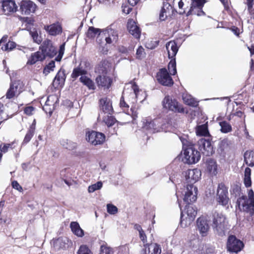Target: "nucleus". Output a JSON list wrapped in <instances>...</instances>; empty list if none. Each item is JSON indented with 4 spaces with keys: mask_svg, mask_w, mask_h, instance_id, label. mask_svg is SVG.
<instances>
[{
    "mask_svg": "<svg viewBox=\"0 0 254 254\" xmlns=\"http://www.w3.org/2000/svg\"><path fill=\"white\" fill-rule=\"evenodd\" d=\"M139 93L138 86L135 83L132 84L130 87L125 88L120 100V107L124 110L128 109L129 105L125 101V99H126L130 104H132L130 109V110L132 111L133 106L137 102L136 99H141L139 98Z\"/></svg>",
    "mask_w": 254,
    "mask_h": 254,
    "instance_id": "1",
    "label": "nucleus"
},
{
    "mask_svg": "<svg viewBox=\"0 0 254 254\" xmlns=\"http://www.w3.org/2000/svg\"><path fill=\"white\" fill-rule=\"evenodd\" d=\"M249 197L243 195L237 200L236 208L241 211L249 213L251 215L254 213V192L252 190L249 191Z\"/></svg>",
    "mask_w": 254,
    "mask_h": 254,
    "instance_id": "2",
    "label": "nucleus"
},
{
    "mask_svg": "<svg viewBox=\"0 0 254 254\" xmlns=\"http://www.w3.org/2000/svg\"><path fill=\"white\" fill-rule=\"evenodd\" d=\"M226 218L221 213L214 212L212 216V227L215 232L219 236L225 234L226 226Z\"/></svg>",
    "mask_w": 254,
    "mask_h": 254,
    "instance_id": "3",
    "label": "nucleus"
},
{
    "mask_svg": "<svg viewBox=\"0 0 254 254\" xmlns=\"http://www.w3.org/2000/svg\"><path fill=\"white\" fill-rule=\"evenodd\" d=\"M179 206L181 210L182 208L180 204ZM197 214L196 210L193 206L188 204L186 206L184 211H181L180 224L182 227H186L190 225L194 219Z\"/></svg>",
    "mask_w": 254,
    "mask_h": 254,
    "instance_id": "4",
    "label": "nucleus"
},
{
    "mask_svg": "<svg viewBox=\"0 0 254 254\" xmlns=\"http://www.w3.org/2000/svg\"><path fill=\"white\" fill-rule=\"evenodd\" d=\"M216 200L219 205H222L226 208H228L229 198L228 196V188L223 183L218 184Z\"/></svg>",
    "mask_w": 254,
    "mask_h": 254,
    "instance_id": "5",
    "label": "nucleus"
},
{
    "mask_svg": "<svg viewBox=\"0 0 254 254\" xmlns=\"http://www.w3.org/2000/svg\"><path fill=\"white\" fill-rule=\"evenodd\" d=\"M161 119H156L153 120L145 119L143 121L142 129L146 131V134L154 133L159 132L163 129V125L162 124Z\"/></svg>",
    "mask_w": 254,
    "mask_h": 254,
    "instance_id": "6",
    "label": "nucleus"
},
{
    "mask_svg": "<svg viewBox=\"0 0 254 254\" xmlns=\"http://www.w3.org/2000/svg\"><path fill=\"white\" fill-rule=\"evenodd\" d=\"M200 158L199 151L195 149L193 146L187 147L184 150L183 161L189 164H194L198 162Z\"/></svg>",
    "mask_w": 254,
    "mask_h": 254,
    "instance_id": "7",
    "label": "nucleus"
},
{
    "mask_svg": "<svg viewBox=\"0 0 254 254\" xmlns=\"http://www.w3.org/2000/svg\"><path fill=\"white\" fill-rule=\"evenodd\" d=\"M163 108L176 113H184V109L175 99L169 96H166L162 101Z\"/></svg>",
    "mask_w": 254,
    "mask_h": 254,
    "instance_id": "8",
    "label": "nucleus"
},
{
    "mask_svg": "<svg viewBox=\"0 0 254 254\" xmlns=\"http://www.w3.org/2000/svg\"><path fill=\"white\" fill-rule=\"evenodd\" d=\"M96 36H97V42L100 45L99 50L104 54H106L108 52L107 48L102 47L101 45V41L100 37L103 38V31H100V29L96 28L94 27H89L87 32H86V36L88 38L91 39L95 38Z\"/></svg>",
    "mask_w": 254,
    "mask_h": 254,
    "instance_id": "9",
    "label": "nucleus"
},
{
    "mask_svg": "<svg viewBox=\"0 0 254 254\" xmlns=\"http://www.w3.org/2000/svg\"><path fill=\"white\" fill-rule=\"evenodd\" d=\"M41 53L44 56L45 59L46 57L53 58L56 55L57 51L56 48L53 45L52 41L46 39L44 41L40 47Z\"/></svg>",
    "mask_w": 254,
    "mask_h": 254,
    "instance_id": "10",
    "label": "nucleus"
},
{
    "mask_svg": "<svg viewBox=\"0 0 254 254\" xmlns=\"http://www.w3.org/2000/svg\"><path fill=\"white\" fill-rule=\"evenodd\" d=\"M156 79L158 82L163 86L170 87L174 84L172 78L165 68L160 69L157 72Z\"/></svg>",
    "mask_w": 254,
    "mask_h": 254,
    "instance_id": "11",
    "label": "nucleus"
},
{
    "mask_svg": "<svg viewBox=\"0 0 254 254\" xmlns=\"http://www.w3.org/2000/svg\"><path fill=\"white\" fill-rule=\"evenodd\" d=\"M104 133L95 131H88L86 134L87 141L94 145L102 144L105 140Z\"/></svg>",
    "mask_w": 254,
    "mask_h": 254,
    "instance_id": "12",
    "label": "nucleus"
},
{
    "mask_svg": "<svg viewBox=\"0 0 254 254\" xmlns=\"http://www.w3.org/2000/svg\"><path fill=\"white\" fill-rule=\"evenodd\" d=\"M197 145L200 151L206 156H209L214 152L213 148L209 138H202L200 139L197 142Z\"/></svg>",
    "mask_w": 254,
    "mask_h": 254,
    "instance_id": "13",
    "label": "nucleus"
},
{
    "mask_svg": "<svg viewBox=\"0 0 254 254\" xmlns=\"http://www.w3.org/2000/svg\"><path fill=\"white\" fill-rule=\"evenodd\" d=\"M197 189L192 185L188 184L185 190L184 201L187 204L195 202L197 199Z\"/></svg>",
    "mask_w": 254,
    "mask_h": 254,
    "instance_id": "14",
    "label": "nucleus"
},
{
    "mask_svg": "<svg viewBox=\"0 0 254 254\" xmlns=\"http://www.w3.org/2000/svg\"><path fill=\"white\" fill-rule=\"evenodd\" d=\"M205 3V0H190V7L187 13L189 16L190 14H196L197 15H204V12L202 8Z\"/></svg>",
    "mask_w": 254,
    "mask_h": 254,
    "instance_id": "15",
    "label": "nucleus"
},
{
    "mask_svg": "<svg viewBox=\"0 0 254 254\" xmlns=\"http://www.w3.org/2000/svg\"><path fill=\"white\" fill-rule=\"evenodd\" d=\"M244 246L243 242L234 236H230L227 240V248L228 251L233 253L240 252Z\"/></svg>",
    "mask_w": 254,
    "mask_h": 254,
    "instance_id": "16",
    "label": "nucleus"
},
{
    "mask_svg": "<svg viewBox=\"0 0 254 254\" xmlns=\"http://www.w3.org/2000/svg\"><path fill=\"white\" fill-rule=\"evenodd\" d=\"M201 173L198 169H189L185 172V178L188 183L192 185L199 180Z\"/></svg>",
    "mask_w": 254,
    "mask_h": 254,
    "instance_id": "17",
    "label": "nucleus"
},
{
    "mask_svg": "<svg viewBox=\"0 0 254 254\" xmlns=\"http://www.w3.org/2000/svg\"><path fill=\"white\" fill-rule=\"evenodd\" d=\"M102 74L99 75L96 78V82L99 88H103L104 89H108L111 86L113 79L111 77Z\"/></svg>",
    "mask_w": 254,
    "mask_h": 254,
    "instance_id": "18",
    "label": "nucleus"
},
{
    "mask_svg": "<svg viewBox=\"0 0 254 254\" xmlns=\"http://www.w3.org/2000/svg\"><path fill=\"white\" fill-rule=\"evenodd\" d=\"M36 4L31 0H22L20 5V9L22 14L29 15L35 12Z\"/></svg>",
    "mask_w": 254,
    "mask_h": 254,
    "instance_id": "19",
    "label": "nucleus"
},
{
    "mask_svg": "<svg viewBox=\"0 0 254 254\" xmlns=\"http://www.w3.org/2000/svg\"><path fill=\"white\" fill-rule=\"evenodd\" d=\"M2 11L5 15H9L16 11L17 6L14 1L12 0H3L1 1Z\"/></svg>",
    "mask_w": 254,
    "mask_h": 254,
    "instance_id": "20",
    "label": "nucleus"
},
{
    "mask_svg": "<svg viewBox=\"0 0 254 254\" xmlns=\"http://www.w3.org/2000/svg\"><path fill=\"white\" fill-rule=\"evenodd\" d=\"M103 38H105L106 44H111L116 42L118 39L117 31L111 28H108L103 31Z\"/></svg>",
    "mask_w": 254,
    "mask_h": 254,
    "instance_id": "21",
    "label": "nucleus"
},
{
    "mask_svg": "<svg viewBox=\"0 0 254 254\" xmlns=\"http://www.w3.org/2000/svg\"><path fill=\"white\" fill-rule=\"evenodd\" d=\"M197 228L202 236L206 235L209 229L208 220L205 217L201 216L197 219Z\"/></svg>",
    "mask_w": 254,
    "mask_h": 254,
    "instance_id": "22",
    "label": "nucleus"
},
{
    "mask_svg": "<svg viewBox=\"0 0 254 254\" xmlns=\"http://www.w3.org/2000/svg\"><path fill=\"white\" fill-rule=\"evenodd\" d=\"M127 29L130 34L136 39H139L141 31L136 22L132 19L128 20L127 23Z\"/></svg>",
    "mask_w": 254,
    "mask_h": 254,
    "instance_id": "23",
    "label": "nucleus"
},
{
    "mask_svg": "<svg viewBox=\"0 0 254 254\" xmlns=\"http://www.w3.org/2000/svg\"><path fill=\"white\" fill-rule=\"evenodd\" d=\"M100 108L104 115L111 114L113 109L111 100L108 97H104L100 99Z\"/></svg>",
    "mask_w": 254,
    "mask_h": 254,
    "instance_id": "24",
    "label": "nucleus"
},
{
    "mask_svg": "<svg viewBox=\"0 0 254 254\" xmlns=\"http://www.w3.org/2000/svg\"><path fill=\"white\" fill-rule=\"evenodd\" d=\"M65 78V70L64 69L61 68L53 80V85L56 88L63 86L64 84Z\"/></svg>",
    "mask_w": 254,
    "mask_h": 254,
    "instance_id": "25",
    "label": "nucleus"
},
{
    "mask_svg": "<svg viewBox=\"0 0 254 254\" xmlns=\"http://www.w3.org/2000/svg\"><path fill=\"white\" fill-rule=\"evenodd\" d=\"M45 29L52 36H56L61 34L62 32V26L58 23L45 26Z\"/></svg>",
    "mask_w": 254,
    "mask_h": 254,
    "instance_id": "26",
    "label": "nucleus"
},
{
    "mask_svg": "<svg viewBox=\"0 0 254 254\" xmlns=\"http://www.w3.org/2000/svg\"><path fill=\"white\" fill-rule=\"evenodd\" d=\"M166 48L168 52V57L169 59L175 58L178 51V47L175 41H170L166 43Z\"/></svg>",
    "mask_w": 254,
    "mask_h": 254,
    "instance_id": "27",
    "label": "nucleus"
},
{
    "mask_svg": "<svg viewBox=\"0 0 254 254\" xmlns=\"http://www.w3.org/2000/svg\"><path fill=\"white\" fill-rule=\"evenodd\" d=\"M172 7L168 3H164L159 14V19L164 21L168 16L171 15Z\"/></svg>",
    "mask_w": 254,
    "mask_h": 254,
    "instance_id": "28",
    "label": "nucleus"
},
{
    "mask_svg": "<svg viewBox=\"0 0 254 254\" xmlns=\"http://www.w3.org/2000/svg\"><path fill=\"white\" fill-rule=\"evenodd\" d=\"M45 57L43 54L41 52L38 51L32 53L29 58L27 64L30 65H33L35 64L38 61H43L44 60Z\"/></svg>",
    "mask_w": 254,
    "mask_h": 254,
    "instance_id": "29",
    "label": "nucleus"
},
{
    "mask_svg": "<svg viewBox=\"0 0 254 254\" xmlns=\"http://www.w3.org/2000/svg\"><path fill=\"white\" fill-rule=\"evenodd\" d=\"M174 3H178L179 7V13L183 14L185 13L186 9L190 5V0H174Z\"/></svg>",
    "mask_w": 254,
    "mask_h": 254,
    "instance_id": "30",
    "label": "nucleus"
},
{
    "mask_svg": "<svg viewBox=\"0 0 254 254\" xmlns=\"http://www.w3.org/2000/svg\"><path fill=\"white\" fill-rule=\"evenodd\" d=\"M182 99L184 102L190 106L196 107L198 105V102L193 98L191 95L186 93L182 94Z\"/></svg>",
    "mask_w": 254,
    "mask_h": 254,
    "instance_id": "31",
    "label": "nucleus"
},
{
    "mask_svg": "<svg viewBox=\"0 0 254 254\" xmlns=\"http://www.w3.org/2000/svg\"><path fill=\"white\" fill-rule=\"evenodd\" d=\"M70 227L72 232L75 235L78 237H82L84 236V231L77 222H71L70 224Z\"/></svg>",
    "mask_w": 254,
    "mask_h": 254,
    "instance_id": "32",
    "label": "nucleus"
},
{
    "mask_svg": "<svg viewBox=\"0 0 254 254\" xmlns=\"http://www.w3.org/2000/svg\"><path fill=\"white\" fill-rule=\"evenodd\" d=\"M87 73V70L83 68L80 65L77 67L74 68L72 73L71 74V77L75 80L79 76H86L85 75Z\"/></svg>",
    "mask_w": 254,
    "mask_h": 254,
    "instance_id": "33",
    "label": "nucleus"
},
{
    "mask_svg": "<svg viewBox=\"0 0 254 254\" xmlns=\"http://www.w3.org/2000/svg\"><path fill=\"white\" fill-rule=\"evenodd\" d=\"M196 133L197 136H209L207 123L197 126L196 127Z\"/></svg>",
    "mask_w": 254,
    "mask_h": 254,
    "instance_id": "34",
    "label": "nucleus"
},
{
    "mask_svg": "<svg viewBox=\"0 0 254 254\" xmlns=\"http://www.w3.org/2000/svg\"><path fill=\"white\" fill-rule=\"evenodd\" d=\"M207 169L209 173L212 175L217 174V166L216 162L213 159H209L207 161Z\"/></svg>",
    "mask_w": 254,
    "mask_h": 254,
    "instance_id": "35",
    "label": "nucleus"
},
{
    "mask_svg": "<svg viewBox=\"0 0 254 254\" xmlns=\"http://www.w3.org/2000/svg\"><path fill=\"white\" fill-rule=\"evenodd\" d=\"M109 66V64L106 60L102 61L98 64V67L95 69V71L100 74H106L108 71V68Z\"/></svg>",
    "mask_w": 254,
    "mask_h": 254,
    "instance_id": "36",
    "label": "nucleus"
},
{
    "mask_svg": "<svg viewBox=\"0 0 254 254\" xmlns=\"http://www.w3.org/2000/svg\"><path fill=\"white\" fill-rule=\"evenodd\" d=\"M79 81L85 85L90 90H94L95 86L94 82L89 77L86 76H81L79 78Z\"/></svg>",
    "mask_w": 254,
    "mask_h": 254,
    "instance_id": "37",
    "label": "nucleus"
},
{
    "mask_svg": "<svg viewBox=\"0 0 254 254\" xmlns=\"http://www.w3.org/2000/svg\"><path fill=\"white\" fill-rule=\"evenodd\" d=\"M244 160L248 166L250 167L254 166V150L246 152L244 155Z\"/></svg>",
    "mask_w": 254,
    "mask_h": 254,
    "instance_id": "38",
    "label": "nucleus"
},
{
    "mask_svg": "<svg viewBox=\"0 0 254 254\" xmlns=\"http://www.w3.org/2000/svg\"><path fill=\"white\" fill-rule=\"evenodd\" d=\"M17 89V85L16 82H12L10 84V87L6 93V98L10 99L14 97L15 95V92Z\"/></svg>",
    "mask_w": 254,
    "mask_h": 254,
    "instance_id": "39",
    "label": "nucleus"
},
{
    "mask_svg": "<svg viewBox=\"0 0 254 254\" xmlns=\"http://www.w3.org/2000/svg\"><path fill=\"white\" fill-rule=\"evenodd\" d=\"M251 170L250 168L247 167L245 170L244 182V184L247 188H249L252 185L251 181Z\"/></svg>",
    "mask_w": 254,
    "mask_h": 254,
    "instance_id": "40",
    "label": "nucleus"
},
{
    "mask_svg": "<svg viewBox=\"0 0 254 254\" xmlns=\"http://www.w3.org/2000/svg\"><path fill=\"white\" fill-rule=\"evenodd\" d=\"M111 115L106 114L103 117V121L108 127L114 125L117 121L116 119Z\"/></svg>",
    "mask_w": 254,
    "mask_h": 254,
    "instance_id": "41",
    "label": "nucleus"
},
{
    "mask_svg": "<svg viewBox=\"0 0 254 254\" xmlns=\"http://www.w3.org/2000/svg\"><path fill=\"white\" fill-rule=\"evenodd\" d=\"M61 145L65 148L71 150L76 147V143L68 139H63L61 141Z\"/></svg>",
    "mask_w": 254,
    "mask_h": 254,
    "instance_id": "42",
    "label": "nucleus"
},
{
    "mask_svg": "<svg viewBox=\"0 0 254 254\" xmlns=\"http://www.w3.org/2000/svg\"><path fill=\"white\" fill-rule=\"evenodd\" d=\"M221 127L220 130L222 132L227 133L232 131V128L231 125L226 121H222L219 123Z\"/></svg>",
    "mask_w": 254,
    "mask_h": 254,
    "instance_id": "43",
    "label": "nucleus"
},
{
    "mask_svg": "<svg viewBox=\"0 0 254 254\" xmlns=\"http://www.w3.org/2000/svg\"><path fill=\"white\" fill-rule=\"evenodd\" d=\"M59 102V99L55 95H51L48 97L46 103L49 104L50 106L56 107V106Z\"/></svg>",
    "mask_w": 254,
    "mask_h": 254,
    "instance_id": "44",
    "label": "nucleus"
},
{
    "mask_svg": "<svg viewBox=\"0 0 254 254\" xmlns=\"http://www.w3.org/2000/svg\"><path fill=\"white\" fill-rule=\"evenodd\" d=\"M35 131V127L31 126L24 138L22 144H26L30 141Z\"/></svg>",
    "mask_w": 254,
    "mask_h": 254,
    "instance_id": "45",
    "label": "nucleus"
},
{
    "mask_svg": "<svg viewBox=\"0 0 254 254\" xmlns=\"http://www.w3.org/2000/svg\"><path fill=\"white\" fill-rule=\"evenodd\" d=\"M168 68L171 75H174L177 73L176 63L175 58L171 59L168 64Z\"/></svg>",
    "mask_w": 254,
    "mask_h": 254,
    "instance_id": "46",
    "label": "nucleus"
},
{
    "mask_svg": "<svg viewBox=\"0 0 254 254\" xmlns=\"http://www.w3.org/2000/svg\"><path fill=\"white\" fill-rule=\"evenodd\" d=\"M147 246L149 247L148 250L149 253H150V250H152V252L151 254H160L161 253V248L160 246L156 243L151 244L148 245Z\"/></svg>",
    "mask_w": 254,
    "mask_h": 254,
    "instance_id": "47",
    "label": "nucleus"
},
{
    "mask_svg": "<svg viewBox=\"0 0 254 254\" xmlns=\"http://www.w3.org/2000/svg\"><path fill=\"white\" fill-rule=\"evenodd\" d=\"M102 186V182L99 181L94 184L89 186L88 188V191L89 193H92L96 190H100Z\"/></svg>",
    "mask_w": 254,
    "mask_h": 254,
    "instance_id": "48",
    "label": "nucleus"
},
{
    "mask_svg": "<svg viewBox=\"0 0 254 254\" xmlns=\"http://www.w3.org/2000/svg\"><path fill=\"white\" fill-rule=\"evenodd\" d=\"M17 145V143L15 141L11 143H7L4 144L3 146L2 147V144L0 145V152L6 153L8 151V149L10 148L13 149L16 147Z\"/></svg>",
    "mask_w": 254,
    "mask_h": 254,
    "instance_id": "49",
    "label": "nucleus"
},
{
    "mask_svg": "<svg viewBox=\"0 0 254 254\" xmlns=\"http://www.w3.org/2000/svg\"><path fill=\"white\" fill-rule=\"evenodd\" d=\"M159 40L152 39L146 43L145 47L148 49L153 50L156 48L159 45Z\"/></svg>",
    "mask_w": 254,
    "mask_h": 254,
    "instance_id": "50",
    "label": "nucleus"
},
{
    "mask_svg": "<svg viewBox=\"0 0 254 254\" xmlns=\"http://www.w3.org/2000/svg\"><path fill=\"white\" fill-rule=\"evenodd\" d=\"M55 67V61H51L48 64H47L43 70V73L46 75L48 74L51 71H53Z\"/></svg>",
    "mask_w": 254,
    "mask_h": 254,
    "instance_id": "51",
    "label": "nucleus"
},
{
    "mask_svg": "<svg viewBox=\"0 0 254 254\" xmlns=\"http://www.w3.org/2000/svg\"><path fill=\"white\" fill-rule=\"evenodd\" d=\"M16 44L14 42L9 41L1 46V49L4 51H10L15 48Z\"/></svg>",
    "mask_w": 254,
    "mask_h": 254,
    "instance_id": "52",
    "label": "nucleus"
},
{
    "mask_svg": "<svg viewBox=\"0 0 254 254\" xmlns=\"http://www.w3.org/2000/svg\"><path fill=\"white\" fill-rule=\"evenodd\" d=\"M30 34L34 42L38 44H40L41 43L42 41V38L39 36L37 31H31Z\"/></svg>",
    "mask_w": 254,
    "mask_h": 254,
    "instance_id": "53",
    "label": "nucleus"
},
{
    "mask_svg": "<svg viewBox=\"0 0 254 254\" xmlns=\"http://www.w3.org/2000/svg\"><path fill=\"white\" fill-rule=\"evenodd\" d=\"M77 254H93L86 245H81L77 251Z\"/></svg>",
    "mask_w": 254,
    "mask_h": 254,
    "instance_id": "54",
    "label": "nucleus"
},
{
    "mask_svg": "<svg viewBox=\"0 0 254 254\" xmlns=\"http://www.w3.org/2000/svg\"><path fill=\"white\" fill-rule=\"evenodd\" d=\"M146 54L144 52V48L140 46L136 50V57L137 59L141 60L145 57Z\"/></svg>",
    "mask_w": 254,
    "mask_h": 254,
    "instance_id": "55",
    "label": "nucleus"
},
{
    "mask_svg": "<svg viewBox=\"0 0 254 254\" xmlns=\"http://www.w3.org/2000/svg\"><path fill=\"white\" fill-rule=\"evenodd\" d=\"M118 208L114 205L109 203L107 204V211L108 213L114 215L118 212Z\"/></svg>",
    "mask_w": 254,
    "mask_h": 254,
    "instance_id": "56",
    "label": "nucleus"
},
{
    "mask_svg": "<svg viewBox=\"0 0 254 254\" xmlns=\"http://www.w3.org/2000/svg\"><path fill=\"white\" fill-rule=\"evenodd\" d=\"M65 43H63L60 47L58 55L56 57L55 60L57 62H60L64 54Z\"/></svg>",
    "mask_w": 254,
    "mask_h": 254,
    "instance_id": "57",
    "label": "nucleus"
},
{
    "mask_svg": "<svg viewBox=\"0 0 254 254\" xmlns=\"http://www.w3.org/2000/svg\"><path fill=\"white\" fill-rule=\"evenodd\" d=\"M54 107H50L49 104L47 103H45L43 107V110L45 112L46 114H49L50 116H51L55 110Z\"/></svg>",
    "mask_w": 254,
    "mask_h": 254,
    "instance_id": "58",
    "label": "nucleus"
},
{
    "mask_svg": "<svg viewBox=\"0 0 254 254\" xmlns=\"http://www.w3.org/2000/svg\"><path fill=\"white\" fill-rule=\"evenodd\" d=\"M112 253L110 248L104 245L101 246L100 254H112Z\"/></svg>",
    "mask_w": 254,
    "mask_h": 254,
    "instance_id": "59",
    "label": "nucleus"
},
{
    "mask_svg": "<svg viewBox=\"0 0 254 254\" xmlns=\"http://www.w3.org/2000/svg\"><path fill=\"white\" fill-rule=\"evenodd\" d=\"M139 238L142 242L144 246L146 248L148 244L147 243V237L144 231H142L139 233Z\"/></svg>",
    "mask_w": 254,
    "mask_h": 254,
    "instance_id": "60",
    "label": "nucleus"
},
{
    "mask_svg": "<svg viewBox=\"0 0 254 254\" xmlns=\"http://www.w3.org/2000/svg\"><path fill=\"white\" fill-rule=\"evenodd\" d=\"M67 241L66 238L63 239L61 238H59L55 242V244L56 245H60V248H63L64 247V245L65 244V242Z\"/></svg>",
    "mask_w": 254,
    "mask_h": 254,
    "instance_id": "61",
    "label": "nucleus"
},
{
    "mask_svg": "<svg viewBox=\"0 0 254 254\" xmlns=\"http://www.w3.org/2000/svg\"><path fill=\"white\" fill-rule=\"evenodd\" d=\"M180 140H181V142L183 144V148L184 150L185 149H186L188 147H190L191 146H192L191 144H190L187 140L183 137H180Z\"/></svg>",
    "mask_w": 254,
    "mask_h": 254,
    "instance_id": "62",
    "label": "nucleus"
},
{
    "mask_svg": "<svg viewBox=\"0 0 254 254\" xmlns=\"http://www.w3.org/2000/svg\"><path fill=\"white\" fill-rule=\"evenodd\" d=\"M122 11L126 14H128L132 10V7L127 5V4H123L122 6Z\"/></svg>",
    "mask_w": 254,
    "mask_h": 254,
    "instance_id": "63",
    "label": "nucleus"
},
{
    "mask_svg": "<svg viewBox=\"0 0 254 254\" xmlns=\"http://www.w3.org/2000/svg\"><path fill=\"white\" fill-rule=\"evenodd\" d=\"M34 110V108L31 106L27 107L25 108L24 111V113L27 115H31L32 114Z\"/></svg>",
    "mask_w": 254,
    "mask_h": 254,
    "instance_id": "64",
    "label": "nucleus"
}]
</instances>
